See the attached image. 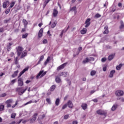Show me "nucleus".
<instances>
[{
  "label": "nucleus",
  "mask_w": 124,
  "mask_h": 124,
  "mask_svg": "<svg viewBox=\"0 0 124 124\" xmlns=\"http://www.w3.org/2000/svg\"><path fill=\"white\" fill-rule=\"evenodd\" d=\"M29 70V68L27 67L25 68L24 69H23L19 74V76L18 77V78H19L18 80V85L19 87H22L24 85V82H23V79L20 78L21 76V75H23V74L26 72V71H28Z\"/></svg>",
  "instance_id": "obj_1"
},
{
  "label": "nucleus",
  "mask_w": 124,
  "mask_h": 124,
  "mask_svg": "<svg viewBox=\"0 0 124 124\" xmlns=\"http://www.w3.org/2000/svg\"><path fill=\"white\" fill-rule=\"evenodd\" d=\"M27 90V88H26L25 89H23V88H17L16 89V92H18L19 94H20V95H22V94H23V93H25V92H26Z\"/></svg>",
  "instance_id": "obj_2"
},
{
  "label": "nucleus",
  "mask_w": 124,
  "mask_h": 124,
  "mask_svg": "<svg viewBox=\"0 0 124 124\" xmlns=\"http://www.w3.org/2000/svg\"><path fill=\"white\" fill-rule=\"evenodd\" d=\"M46 72H44L43 70L40 71L36 76V79L43 77V76L46 75Z\"/></svg>",
  "instance_id": "obj_3"
},
{
  "label": "nucleus",
  "mask_w": 124,
  "mask_h": 124,
  "mask_svg": "<svg viewBox=\"0 0 124 124\" xmlns=\"http://www.w3.org/2000/svg\"><path fill=\"white\" fill-rule=\"evenodd\" d=\"M14 103L13 99H10L6 101L5 104H6V107L7 108H10L11 107V104Z\"/></svg>",
  "instance_id": "obj_4"
},
{
  "label": "nucleus",
  "mask_w": 124,
  "mask_h": 124,
  "mask_svg": "<svg viewBox=\"0 0 124 124\" xmlns=\"http://www.w3.org/2000/svg\"><path fill=\"white\" fill-rule=\"evenodd\" d=\"M24 50V48L21 46H18L17 48V54L18 57H20L21 56V54L23 52V51Z\"/></svg>",
  "instance_id": "obj_5"
},
{
  "label": "nucleus",
  "mask_w": 124,
  "mask_h": 124,
  "mask_svg": "<svg viewBox=\"0 0 124 124\" xmlns=\"http://www.w3.org/2000/svg\"><path fill=\"white\" fill-rule=\"evenodd\" d=\"M115 95L116 96H122L124 95V91L122 90H117L115 92Z\"/></svg>",
  "instance_id": "obj_6"
},
{
  "label": "nucleus",
  "mask_w": 124,
  "mask_h": 124,
  "mask_svg": "<svg viewBox=\"0 0 124 124\" xmlns=\"http://www.w3.org/2000/svg\"><path fill=\"white\" fill-rule=\"evenodd\" d=\"M96 113L98 114V115H104V116L107 114L106 111L100 109L97 110Z\"/></svg>",
  "instance_id": "obj_7"
},
{
  "label": "nucleus",
  "mask_w": 124,
  "mask_h": 124,
  "mask_svg": "<svg viewBox=\"0 0 124 124\" xmlns=\"http://www.w3.org/2000/svg\"><path fill=\"white\" fill-rule=\"evenodd\" d=\"M67 64V62L64 63L63 64L58 67L57 68V70L59 71L60 70H62V69H63V68L65 67V66H66Z\"/></svg>",
  "instance_id": "obj_8"
},
{
  "label": "nucleus",
  "mask_w": 124,
  "mask_h": 124,
  "mask_svg": "<svg viewBox=\"0 0 124 124\" xmlns=\"http://www.w3.org/2000/svg\"><path fill=\"white\" fill-rule=\"evenodd\" d=\"M68 72H62L59 74V76H63V77H67L68 76Z\"/></svg>",
  "instance_id": "obj_9"
},
{
  "label": "nucleus",
  "mask_w": 124,
  "mask_h": 124,
  "mask_svg": "<svg viewBox=\"0 0 124 124\" xmlns=\"http://www.w3.org/2000/svg\"><path fill=\"white\" fill-rule=\"evenodd\" d=\"M67 106H68L69 108H73V104L72 103V102H71V101H68L67 103Z\"/></svg>",
  "instance_id": "obj_10"
},
{
  "label": "nucleus",
  "mask_w": 124,
  "mask_h": 124,
  "mask_svg": "<svg viewBox=\"0 0 124 124\" xmlns=\"http://www.w3.org/2000/svg\"><path fill=\"white\" fill-rule=\"evenodd\" d=\"M43 60H44V56L43 55H42L40 57L38 62H37V63L36 65H35L34 66H36V65H38V64H40V62H42V61H43Z\"/></svg>",
  "instance_id": "obj_11"
},
{
  "label": "nucleus",
  "mask_w": 124,
  "mask_h": 124,
  "mask_svg": "<svg viewBox=\"0 0 124 124\" xmlns=\"http://www.w3.org/2000/svg\"><path fill=\"white\" fill-rule=\"evenodd\" d=\"M59 13V12L57 9H54L53 10V15L54 17H57V15H58V14Z\"/></svg>",
  "instance_id": "obj_12"
},
{
  "label": "nucleus",
  "mask_w": 124,
  "mask_h": 124,
  "mask_svg": "<svg viewBox=\"0 0 124 124\" xmlns=\"http://www.w3.org/2000/svg\"><path fill=\"white\" fill-rule=\"evenodd\" d=\"M43 33V29L41 28L38 33V37H41Z\"/></svg>",
  "instance_id": "obj_13"
},
{
  "label": "nucleus",
  "mask_w": 124,
  "mask_h": 124,
  "mask_svg": "<svg viewBox=\"0 0 124 124\" xmlns=\"http://www.w3.org/2000/svg\"><path fill=\"white\" fill-rule=\"evenodd\" d=\"M7 5H9V1H6V2H4L3 4V8H6Z\"/></svg>",
  "instance_id": "obj_14"
},
{
  "label": "nucleus",
  "mask_w": 124,
  "mask_h": 124,
  "mask_svg": "<svg viewBox=\"0 0 124 124\" xmlns=\"http://www.w3.org/2000/svg\"><path fill=\"white\" fill-rule=\"evenodd\" d=\"M50 60H51V57L50 56H48L46 59V60L45 62L44 65H47V64L49 62H50Z\"/></svg>",
  "instance_id": "obj_15"
},
{
  "label": "nucleus",
  "mask_w": 124,
  "mask_h": 124,
  "mask_svg": "<svg viewBox=\"0 0 124 124\" xmlns=\"http://www.w3.org/2000/svg\"><path fill=\"white\" fill-rule=\"evenodd\" d=\"M115 57V54L110 55L108 58V61H112L114 57Z\"/></svg>",
  "instance_id": "obj_16"
},
{
  "label": "nucleus",
  "mask_w": 124,
  "mask_h": 124,
  "mask_svg": "<svg viewBox=\"0 0 124 124\" xmlns=\"http://www.w3.org/2000/svg\"><path fill=\"white\" fill-rule=\"evenodd\" d=\"M105 31H104V33L105 34H106L109 32V31H108V26H106L104 27Z\"/></svg>",
  "instance_id": "obj_17"
},
{
  "label": "nucleus",
  "mask_w": 124,
  "mask_h": 124,
  "mask_svg": "<svg viewBox=\"0 0 124 124\" xmlns=\"http://www.w3.org/2000/svg\"><path fill=\"white\" fill-rule=\"evenodd\" d=\"M115 72H116V71L114 70L110 71L109 75V77H110V78H112V77H113Z\"/></svg>",
  "instance_id": "obj_18"
},
{
  "label": "nucleus",
  "mask_w": 124,
  "mask_h": 124,
  "mask_svg": "<svg viewBox=\"0 0 124 124\" xmlns=\"http://www.w3.org/2000/svg\"><path fill=\"white\" fill-rule=\"evenodd\" d=\"M12 45V44L9 43L7 45V51H10L11 50V46Z\"/></svg>",
  "instance_id": "obj_19"
},
{
  "label": "nucleus",
  "mask_w": 124,
  "mask_h": 124,
  "mask_svg": "<svg viewBox=\"0 0 124 124\" xmlns=\"http://www.w3.org/2000/svg\"><path fill=\"white\" fill-rule=\"evenodd\" d=\"M81 107H82V109H83V110H86V109L88 108V105H87V104H82L81 105Z\"/></svg>",
  "instance_id": "obj_20"
},
{
  "label": "nucleus",
  "mask_w": 124,
  "mask_h": 124,
  "mask_svg": "<svg viewBox=\"0 0 124 124\" xmlns=\"http://www.w3.org/2000/svg\"><path fill=\"white\" fill-rule=\"evenodd\" d=\"M27 54H28V53L27 52V51H23L22 53V55L21 56V59H23V58L26 57V56H27Z\"/></svg>",
  "instance_id": "obj_21"
},
{
  "label": "nucleus",
  "mask_w": 124,
  "mask_h": 124,
  "mask_svg": "<svg viewBox=\"0 0 124 124\" xmlns=\"http://www.w3.org/2000/svg\"><path fill=\"white\" fill-rule=\"evenodd\" d=\"M38 115V114L37 113H35L33 116V117L32 118V119L34 120V121L35 122V121H36V118H37V116Z\"/></svg>",
  "instance_id": "obj_22"
},
{
  "label": "nucleus",
  "mask_w": 124,
  "mask_h": 124,
  "mask_svg": "<svg viewBox=\"0 0 124 124\" xmlns=\"http://www.w3.org/2000/svg\"><path fill=\"white\" fill-rule=\"evenodd\" d=\"M18 72H19V71H18V70L15 71L14 72V74H13L12 75V77H13V78H14L16 77V76H17V75L18 74Z\"/></svg>",
  "instance_id": "obj_23"
},
{
  "label": "nucleus",
  "mask_w": 124,
  "mask_h": 124,
  "mask_svg": "<svg viewBox=\"0 0 124 124\" xmlns=\"http://www.w3.org/2000/svg\"><path fill=\"white\" fill-rule=\"evenodd\" d=\"M81 34H85L86 32H87V29L86 28H83L82 30L80 31Z\"/></svg>",
  "instance_id": "obj_24"
},
{
  "label": "nucleus",
  "mask_w": 124,
  "mask_h": 124,
  "mask_svg": "<svg viewBox=\"0 0 124 124\" xmlns=\"http://www.w3.org/2000/svg\"><path fill=\"white\" fill-rule=\"evenodd\" d=\"M55 81L57 83H60L61 78H60L59 76L56 77L55 78Z\"/></svg>",
  "instance_id": "obj_25"
},
{
  "label": "nucleus",
  "mask_w": 124,
  "mask_h": 124,
  "mask_svg": "<svg viewBox=\"0 0 124 124\" xmlns=\"http://www.w3.org/2000/svg\"><path fill=\"white\" fill-rule=\"evenodd\" d=\"M90 62V59H89V58H86L83 60V63H87V62Z\"/></svg>",
  "instance_id": "obj_26"
},
{
  "label": "nucleus",
  "mask_w": 124,
  "mask_h": 124,
  "mask_svg": "<svg viewBox=\"0 0 124 124\" xmlns=\"http://www.w3.org/2000/svg\"><path fill=\"white\" fill-rule=\"evenodd\" d=\"M3 110H4V105H0V112H1V111H3Z\"/></svg>",
  "instance_id": "obj_27"
},
{
  "label": "nucleus",
  "mask_w": 124,
  "mask_h": 124,
  "mask_svg": "<svg viewBox=\"0 0 124 124\" xmlns=\"http://www.w3.org/2000/svg\"><path fill=\"white\" fill-rule=\"evenodd\" d=\"M60 103V99L59 98H57L56 100V101H55V104L57 106H59V104Z\"/></svg>",
  "instance_id": "obj_28"
},
{
  "label": "nucleus",
  "mask_w": 124,
  "mask_h": 124,
  "mask_svg": "<svg viewBox=\"0 0 124 124\" xmlns=\"http://www.w3.org/2000/svg\"><path fill=\"white\" fill-rule=\"evenodd\" d=\"M117 109V105H114L111 108L112 111H115Z\"/></svg>",
  "instance_id": "obj_29"
},
{
  "label": "nucleus",
  "mask_w": 124,
  "mask_h": 124,
  "mask_svg": "<svg viewBox=\"0 0 124 124\" xmlns=\"http://www.w3.org/2000/svg\"><path fill=\"white\" fill-rule=\"evenodd\" d=\"M96 73V72L95 71L93 70L91 72V76H94Z\"/></svg>",
  "instance_id": "obj_30"
},
{
  "label": "nucleus",
  "mask_w": 124,
  "mask_h": 124,
  "mask_svg": "<svg viewBox=\"0 0 124 124\" xmlns=\"http://www.w3.org/2000/svg\"><path fill=\"white\" fill-rule=\"evenodd\" d=\"M18 102H19V101L18 100H16L15 105L13 106H12V108L13 109L15 107H16V106H17V105H18Z\"/></svg>",
  "instance_id": "obj_31"
},
{
  "label": "nucleus",
  "mask_w": 124,
  "mask_h": 124,
  "mask_svg": "<svg viewBox=\"0 0 124 124\" xmlns=\"http://www.w3.org/2000/svg\"><path fill=\"white\" fill-rule=\"evenodd\" d=\"M44 118H45V115L43 114L42 115H40L39 116V118H38V120H40V119H44Z\"/></svg>",
  "instance_id": "obj_32"
},
{
  "label": "nucleus",
  "mask_w": 124,
  "mask_h": 124,
  "mask_svg": "<svg viewBox=\"0 0 124 124\" xmlns=\"http://www.w3.org/2000/svg\"><path fill=\"white\" fill-rule=\"evenodd\" d=\"M55 89H56V85H52L50 87V91H51V92H53V91H54V90H55Z\"/></svg>",
  "instance_id": "obj_33"
},
{
  "label": "nucleus",
  "mask_w": 124,
  "mask_h": 124,
  "mask_svg": "<svg viewBox=\"0 0 124 124\" xmlns=\"http://www.w3.org/2000/svg\"><path fill=\"white\" fill-rule=\"evenodd\" d=\"M15 117H16V113H12V114L11 115V118L12 119H15Z\"/></svg>",
  "instance_id": "obj_34"
},
{
  "label": "nucleus",
  "mask_w": 124,
  "mask_h": 124,
  "mask_svg": "<svg viewBox=\"0 0 124 124\" xmlns=\"http://www.w3.org/2000/svg\"><path fill=\"white\" fill-rule=\"evenodd\" d=\"M23 23H24V25L25 27L28 25V21L26 19H23Z\"/></svg>",
  "instance_id": "obj_35"
},
{
  "label": "nucleus",
  "mask_w": 124,
  "mask_h": 124,
  "mask_svg": "<svg viewBox=\"0 0 124 124\" xmlns=\"http://www.w3.org/2000/svg\"><path fill=\"white\" fill-rule=\"evenodd\" d=\"M56 26H57V23L56 22H54L52 24L51 28H52V29H54Z\"/></svg>",
  "instance_id": "obj_36"
},
{
  "label": "nucleus",
  "mask_w": 124,
  "mask_h": 124,
  "mask_svg": "<svg viewBox=\"0 0 124 124\" xmlns=\"http://www.w3.org/2000/svg\"><path fill=\"white\" fill-rule=\"evenodd\" d=\"M91 21V19L90 18H88L86 20V21H85V24H89V25H90L91 22H90Z\"/></svg>",
  "instance_id": "obj_37"
},
{
  "label": "nucleus",
  "mask_w": 124,
  "mask_h": 124,
  "mask_svg": "<svg viewBox=\"0 0 124 124\" xmlns=\"http://www.w3.org/2000/svg\"><path fill=\"white\" fill-rule=\"evenodd\" d=\"M121 67H122V64H120L116 67V69L117 70H120V69H121Z\"/></svg>",
  "instance_id": "obj_38"
},
{
  "label": "nucleus",
  "mask_w": 124,
  "mask_h": 124,
  "mask_svg": "<svg viewBox=\"0 0 124 124\" xmlns=\"http://www.w3.org/2000/svg\"><path fill=\"white\" fill-rule=\"evenodd\" d=\"M100 17H101V15H100L99 14H96L95 15V18H100Z\"/></svg>",
  "instance_id": "obj_39"
},
{
  "label": "nucleus",
  "mask_w": 124,
  "mask_h": 124,
  "mask_svg": "<svg viewBox=\"0 0 124 124\" xmlns=\"http://www.w3.org/2000/svg\"><path fill=\"white\" fill-rule=\"evenodd\" d=\"M67 107V104H64L62 107V110H64Z\"/></svg>",
  "instance_id": "obj_40"
},
{
  "label": "nucleus",
  "mask_w": 124,
  "mask_h": 124,
  "mask_svg": "<svg viewBox=\"0 0 124 124\" xmlns=\"http://www.w3.org/2000/svg\"><path fill=\"white\" fill-rule=\"evenodd\" d=\"M124 27V22L123 21H121L120 29H123Z\"/></svg>",
  "instance_id": "obj_41"
},
{
  "label": "nucleus",
  "mask_w": 124,
  "mask_h": 124,
  "mask_svg": "<svg viewBox=\"0 0 124 124\" xmlns=\"http://www.w3.org/2000/svg\"><path fill=\"white\" fill-rule=\"evenodd\" d=\"M4 96H6V93H3L0 95V97H4Z\"/></svg>",
  "instance_id": "obj_42"
},
{
  "label": "nucleus",
  "mask_w": 124,
  "mask_h": 124,
  "mask_svg": "<svg viewBox=\"0 0 124 124\" xmlns=\"http://www.w3.org/2000/svg\"><path fill=\"white\" fill-rule=\"evenodd\" d=\"M89 62H93L94 61V58L93 57H90L89 58Z\"/></svg>",
  "instance_id": "obj_43"
},
{
  "label": "nucleus",
  "mask_w": 124,
  "mask_h": 124,
  "mask_svg": "<svg viewBox=\"0 0 124 124\" xmlns=\"http://www.w3.org/2000/svg\"><path fill=\"white\" fill-rule=\"evenodd\" d=\"M29 121H30V124H33V123L35 122L34 120L32 119V118L30 119Z\"/></svg>",
  "instance_id": "obj_44"
},
{
  "label": "nucleus",
  "mask_w": 124,
  "mask_h": 124,
  "mask_svg": "<svg viewBox=\"0 0 124 124\" xmlns=\"http://www.w3.org/2000/svg\"><path fill=\"white\" fill-rule=\"evenodd\" d=\"M46 100L47 103H48L49 104H51V100L50 99V98H46Z\"/></svg>",
  "instance_id": "obj_45"
},
{
  "label": "nucleus",
  "mask_w": 124,
  "mask_h": 124,
  "mask_svg": "<svg viewBox=\"0 0 124 124\" xmlns=\"http://www.w3.org/2000/svg\"><path fill=\"white\" fill-rule=\"evenodd\" d=\"M28 36V33L23 34L22 35V38H26Z\"/></svg>",
  "instance_id": "obj_46"
},
{
  "label": "nucleus",
  "mask_w": 124,
  "mask_h": 124,
  "mask_svg": "<svg viewBox=\"0 0 124 124\" xmlns=\"http://www.w3.org/2000/svg\"><path fill=\"white\" fill-rule=\"evenodd\" d=\"M14 4H15V2H12L11 3V5H10V7L11 8H12V7H13V6H14Z\"/></svg>",
  "instance_id": "obj_47"
},
{
  "label": "nucleus",
  "mask_w": 124,
  "mask_h": 124,
  "mask_svg": "<svg viewBox=\"0 0 124 124\" xmlns=\"http://www.w3.org/2000/svg\"><path fill=\"white\" fill-rule=\"evenodd\" d=\"M31 103H32V101H31H31L28 102L27 103H25L24 105L25 106L28 105V104H31Z\"/></svg>",
  "instance_id": "obj_48"
},
{
  "label": "nucleus",
  "mask_w": 124,
  "mask_h": 124,
  "mask_svg": "<svg viewBox=\"0 0 124 124\" xmlns=\"http://www.w3.org/2000/svg\"><path fill=\"white\" fill-rule=\"evenodd\" d=\"M69 117V115H68V114L65 115L64 116V120H67V119H68Z\"/></svg>",
  "instance_id": "obj_49"
},
{
  "label": "nucleus",
  "mask_w": 124,
  "mask_h": 124,
  "mask_svg": "<svg viewBox=\"0 0 124 124\" xmlns=\"http://www.w3.org/2000/svg\"><path fill=\"white\" fill-rule=\"evenodd\" d=\"M48 43V41L46 39H44L43 41V44H46V43Z\"/></svg>",
  "instance_id": "obj_50"
},
{
  "label": "nucleus",
  "mask_w": 124,
  "mask_h": 124,
  "mask_svg": "<svg viewBox=\"0 0 124 124\" xmlns=\"http://www.w3.org/2000/svg\"><path fill=\"white\" fill-rule=\"evenodd\" d=\"M10 11V8L7 9L5 11L6 14H8V13H9Z\"/></svg>",
  "instance_id": "obj_51"
},
{
  "label": "nucleus",
  "mask_w": 124,
  "mask_h": 124,
  "mask_svg": "<svg viewBox=\"0 0 124 124\" xmlns=\"http://www.w3.org/2000/svg\"><path fill=\"white\" fill-rule=\"evenodd\" d=\"M15 63L16 64H18V57H16V58Z\"/></svg>",
  "instance_id": "obj_52"
},
{
  "label": "nucleus",
  "mask_w": 124,
  "mask_h": 124,
  "mask_svg": "<svg viewBox=\"0 0 124 124\" xmlns=\"http://www.w3.org/2000/svg\"><path fill=\"white\" fill-rule=\"evenodd\" d=\"M16 82V79H13L11 81V85H13V84H14V83H15Z\"/></svg>",
  "instance_id": "obj_53"
},
{
  "label": "nucleus",
  "mask_w": 124,
  "mask_h": 124,
  "mask_svg": "<svg viewBox=\"0 0 124 124\" xmlns=\"http://www.w3.org/2000/svg\"><path fill=\"white\" fill-rule=\"evenodd\" d=\"M106 61V58H103L101 60V62H105Z\"/></svg>",
  "instance_id": "obj_54"
},
{
  "label": "nucleus",
  "mask_w": 124,
  "mask_h": 124,
  "mask_svg": "<svg viewBox=\"0 0 124 124\" xmlns=\"http://www.w3.org/2000/svg\"><path fill=\"white\" fill-rule=\"evenodd\" d=\"M71 10H73V11H75L76 10V7L74 6L71 8Z\"/></svg>",
  "instance_id": "obj_55"
},
{
  "label": "nucleus",
  "mask_w": 124,
  "mask_h": 124,
  "mask_svg": "<svg viewBox=\"0 0 124 124\" xmlns=\"http://www.w3.org/2000/svg\"><path fill=\"white\" fill-rule=\"evenodd\" d=\"M73 124H78V122H77V121H74L73 122Z\"/></svg>",
  "instance_id": "obj_56"
},
{
  "label": "nucleus",
  "mask_w": 124,
  "mask_h": 124,
  "mask_svg": "<svg viewBox=\"0 0 124 124\" xmlns=\"http://www.w3.org/2000/svg\"><path fill=\"white\" fill-rule=\"evenodd\" d=\"M107 69V68L106 67V66L103 67V70L104 71H106Z\"/></svg>",
  "instance_id": "obj_57"
},
{
  "label": "nucleus",
  "mask_w": 124,
  "mask_h": 124,
  "mask_svg": "<svg viewBox=\"0 0 124 124\" xmlns=\"http://www.w3.org/2000/svg\"><path fill=\"white\" fill-rule=\"evenodd\" d=\"M0 32H3V28H0Z\"/></svg>",
  "instance_id": "obj_58"
},
{
  "label": "nucleus",
  "mask_w": 124,
  "mask_h": 124,
  "mask_svg": "<svg viewBox=\"0 0 124 124\" xmlns=\"http://www.w3.org/2000/svg\"><path fill=\"white\" fill-rule=\"evenodd\" d=\"M62 34H63V30L62 31L60 35L61 37H62Z\"/></svg>",
  "instance_id": "obj_59"
},
{
  "label": "nucleus",
  "mask_w": 124,
  "mask_h": 124,
  "mask_svg": "<svg viewBox=\"0 0 124 124\" xmlns=\"http://www.w3.org/2000/svg\"><path fill=\"white\" fill-rule=\"evenodd\" d=\"M117 99H121V100L123 102H124V98H117Z\"/></svg>",
  "instance_id": "obj_60"
},
{
  "label": "nucleus",
  "mask_w": 124,
  "mask_h": 124,
  "mask_svg": "<svg viewBox=\"0 0 124 124\" xmlns=\"http://www.w3.org/2000/svg\"><path fill=\"white\" fill-rule=\"evenodd\" d=\"M47 5V3L46 2H44V5H43V8H45V6H46V5Z\"/></svg>",
  "instance_id": "obj_61"
},
{
  "label": "nucleus",
  "mask_w": 124,
  "mask_h": 124,
  "mask_svg": "<svg viewBox=\"0 0 124 124\" xmlns=\"http://www.w3.org/2000/svg\"><path fill=\"white\" fill-rule=\"evenodd\" d=\"M93 101L94 102H97V99H94L93 100Z\"/></svg>",
  "instance_id": "obj_62"
},
{
  "label": "nucleus",
  "mask_w": 124,
  "mask_h": 124,
  "mask_svg": "<svg viewBox=\"0 0 124 124\" xmlns=\"http://www.w3.org/2000/svg\"><path fill=\"white\" fill-rule=\"evenodd\" d=\"M29 83H31V80H28L26 81V84H29Z\"/></svg>",
  "instance_id": "obj_63"
},
{
  "label": "nucleus",
  "mask_w": 124,
  "mask_h": 124,
  "mask_svg": "<svg viewBox=\"0 0 124 124\" xmlns=\"http://www.w3.org/2000/svg\"><path fill=\"white\" fill-rule=\"evenodd\" d=\"M13 56H14V52H11V57H13Z\"/></svg>",
  "instance_id": "obj_64"
}]
</instances>
